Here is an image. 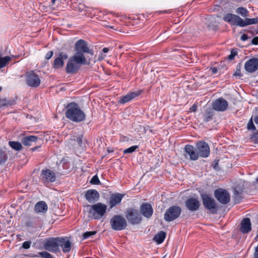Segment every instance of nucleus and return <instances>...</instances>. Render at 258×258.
<instances>
[{
  "mask_svg": "<svg viewBox=\"0 0 258 258\" xmlns=\"http://www.w3.org/2000/svg\"><path fill=\"white\" fill-rule=\"evenodd\" d=\"M75 50L76 52L69 58L67 63L66 71L68 74L76 73L80 69L81 65L87 63L85 53L90 54L91 56L94 55L93 49H90L87 42L83 39H80L76 42Z\"/></svg>",
  "mask_w": 258,
  "mask_h": 258,
  "instance_id": "f257e3e1",
  "label": "nucleus"
},
{
  "mask_svg": "<svg viewBox=\"0 0 258 258\" xmlns=\"http://www.w3.org/2000/svg\"><path fill=\"white\" fill-rule=\"evenodd\" d=\"M66 116L67 118L75 122H80L85 120L86 114L75 102H71L67 105Z\"/></svg>",
  "mask_w": 258,
  "mask_h": 258,
  "instance_id": "f03ea898",
  "label": "nucleus"
},
{
  "mask_svg": "<svg viewBox=\"0 0 258 258\" xmlns=\"http://www.w3.org/2000/svg\"><path fill=\"white\" fill-rule=\"evenodd\" d=\"M201 197L203 205L206 210L213 215L218 213L219 206L213 198L207 193L201 194Z\"/></svg>",
  "mask_w": 258,
  "mask_h": 258,
  "instance_id": "7ed1b4c3",
  "label": "nucleus"
},
{
  "mask_svg": "<svg viewBox=\"0 0 258 258\" xmlns=\"http://www.w3.org/2000/svg\"><path fill=\"white\" fill-rule=\"evenodd\" d=\"M89 206L90 208L89 213L91 217L94 219H101L106 212V205L101 203H97Z\"/></svg>",
  "mask_w": 258,
  "mask_h": 258,
  "instance_id": "20e7f679",
  "label": "nucleus"
},
{
  "mask_svg": "<svg viewBox=\"0 0 258 258\" xmlns=\"http://www.w3.org/2000/svg\"><path fill=\"white\" fill-rule=\"evenodd\" d=\"M125 216L128 222L133 225H138L142 221V216L140 212L134 208H127Z\"/></svg>",
  "mask_w": 258,
  "mask_h": 258,
  "instance_id": "39448f33",
  "label": "nucleus"
},
{
  "mask_svg": "<svg viewBox=\"0 0 258 258\" xmlns=\"http://www.w3.org/2000/svg\"><path fill=\"white\" fill-rule=\"evenodd\" d=\"M111 228L115 231H121L124 230L127 223L125 218L121 215H115L110 220Z\"/></svg>",
  "mask_w": 258,
  "mask_h": 258,
  "instance_id": "423d86ee",
  "label": "nucleus"
},
{
  "mask_svg": "<svg viewBox=\"0 0 258 258\" xmlns=\"http://www.w3.org/2000/svg\"><path fill=\"white\" fill-rule=\"evenodd\" d=\"M181 211L179 206H172L166 210L164 215V219L168 222L173 221L180 216Z\"/></svg>",
  "mask_w": 258,
  "mask_h": 258,
  "instance_id": "0eeeda50",
  "label": "nucleus"
},
{
  "mask_svg": "<svg viewBox=\"0 0 258 258\" xmlns=\"http://www.w3.org/2000/svg\"><path fill=\"white\" fill-rule=\"evenodd\" d=\"M40 180L45 185L54 182L56 180L55 173L49 169H43L41 171Z\"/></svg>",
  "mask_w": 258,
  "mask_h": 258,
  "instance_id": "6e6552de",
  "label": "nucleus"
},
{
  "mask_svg": "<svg viewBox=\"0 0 258 258\" xmlns=\"http://www.w3.org/2000/svg\"><path fill=\"white\" fill-rule=\"evenodd\" d=\"M196 149L199 157L207 158L210 156V147L208 143L204 141H199L196 143Z\"/></svg>",
  "mask_w": 258,
  "mask_h": 258,
  "instance_id": "1a4fd4ad",
  "label": "nucleus"
},
{
  "mask_svg": "<svg viewBox=\"0 0 258 258\" xmlns=\"http://www.w3.org/2000/svg\"><path fill=\"white\" fill-rule=\"evenodd\" d=\"M59 240L58 237L48 238L44 244V247L46 250L51 252L56 253L59 252Z\"/></svg>",
  "mask_w": 258,
  "mask_h": 258,
  "instance_id": "9d476101",
  "label": "nucleus"
},
{
  "mask_svg": "<svg viewBox=\"0 0 258 258\" xmlns=\"http://www.w3.org/2000/svg\"><path fill=\"white\" fill-rule=\"evenodd\" d=\"M214 194L217 200L222 204L226 205L230 201V194L225 189L218 188L214 190Z\"/></svg>",
  "mask_w": 258,
  "mask_h": 258,
  "instance_id": "9b49d317",
  "label": "nucleus"
},
{
  "mask_svg": "<svg viewBox=\"0 0 258 258\" xmlns=\"http://www.w3.org/2000/svg\"><path fill=\"white\" fill-rule=\"evenodd\" d=\"M26 84L28 86L33 88H36L40 85V80L39 77L33 72L27 73L26 74Z\"/></svg>",
  "mask_w": 258,
  "mask_h": 258,
  "instance_id": "f8f14e48",
  "label": "nucleus"
},
{
  "mask_svg": "<svg viewBox=\"0 0 258 258\" xmlns=\"http://www.w3.org/2000/svg\"><path fill=\"white\" fill-rule=\"evenodd\" d=\"M184 157L190 160L196 161L199 157L196 148L191 145H186L184 148Z\"/></svg>",
  "mask_w": 258,
  "mask_h": 258,
  "instance_id": "ddd939ff",
  "label": "nucleus"
},
{
  "mask_svg": "<svg viewBox=\"0 0 258 258\" xmlns=\"http://www.w3.org/2000/svg\"><path fill=\"white\" fill-rule=\"evenodd\" d=\"M185 206L189 211L193 212L199 210L200 202L197 198L191 197L185 201Z\"/></svg>",
  "mask_w": 258,
  "mask_h": 258,
  "instance_id": "4468645a",
  "label": "nucleus"
},
{
  "mask_svg": "<svg viewBox=\"0 0 258 258\" xmlns=\"http://www.w3.org/2000/svg\"><path fill=\"white\" fill-rule=\"evenodd\" d=\"M228 106V103L227 100L220 97L215 100L212 103V108L218 111H224Z\"/></svg>",
  "mask_w": 258,
  "mask_h": 258,
  "instance_id": "2eb2a0df",
  "label": "nucleus"
},
{
  "mask_svg": "<svg viewBox=\"0 0 258 258\" xmlns=\"http://www.w3.org/2000/svg\"><path fill=\"white\" fill-rule=\"evenodd\" d=\"M124 196V194L116 192L110 195L108 202L110 209L119 205Z\"/></svg>",
  "mask_w": 258,
  "mask_h": 258,
  "instance_id": "dca6fc26",
  "label": "nucleus"
},
{
  "mask_svg": "<svg viewBox=\"0 0 258 258\" xmlns=\"http://www.w3.org/2000/svg\"><path fill=\"white\" fill-rule=\"evenodd\" d=\"M68 58V55L64 52H60L58 56L54 59L52 67L55 69H58L62 68L64 65V60Z\"/></svg>",
  "mask_w": 258,
  "mask_h": 258,
  "instance_id": "f3484780",
  "label": "nucleus"
},
{
  "mask_svg": "<svg viewBox=\"0 0 258 258\" xmlns=\"http://www.w3.org/2000/svg\"><path fill=\"white\" fill-rule=\"evenodd\" d=\"M25 225L28 229H36L39 226L40 219L36 217H27L25 219Z\"/></svg>",
  "mask_w": 258,
  "mask_h": 258,
  "instance_id": "a211bd4d",
  "label": "nucleus"
},
{
  "mask_svg": "<svg viewBox=\"0 0 258 258\" xmlns=\"http://www.w3.org/2000/svg\"><path fill=\"white\" fill-rule=\"evenodd\" d=\"M245 71L248 73H253L258 69V58H252L246 61L244 64Z\"/></svg>",
  "mask_w": 258,
  "mask_h": 258,
  "instance_id": "6ab92c4d",
  "label": "nucleus"
},
{
  "mask_svg": "<svg viewBox=\"0 0 258 258\" xmlns=\"http://www.w3.org/2000/svg\"><path fill=\"white\" fill-rule=\"evenodd\" d=\"M142 93V90H138L135 92H128L126 95L122 96L118 101L120 104H124L127 103L134 98L138 97Z\"/></svg>",
  "mask_w": 258,
  "mask_h": 258,
  "instance_id": "aec40b11",
  "label": "nucleus"
},
{
  "mask_svg": "<svg viewBox=\"0 0 258 258\" xmlns=\"http://www.w3.org/2000/svg\"><path fill=\"white\" fill-rule=\"evenodd\" d=\"M153 209L151 204L143 203L140 207V213L145 217L150 218L153 214Z\"/></svg>",
  "mask_w": 258,
  "mask_h": 258,
  "instance_id": "412c9836",
  "label": "nucleus"
},
{
  "mask_svg": "<svg viewBox=\"0 0 258 258\" xmlns=\"http://www.w3.org/2000/svg\"><path fill=\"white\" fill-rule=\"evenodd\" d=\"M85 197L90 203H94L99 200L100 195L97 190L89 189L86 192Z\"/></svg>",
  "mask_w": 258,
  "mask_h": 258,
  "instance_id": "4be33fe9",
  "label": "nucleus"
},
{
  "mask_svg": "<svg viewBox=\"0 0 258 258\" xmlns=\"http://www.w3.org/2000/svg\"><path fill=\"white\" fill-rule=\"evenodd\" d=\"M240 17L237 15L228 13L223 17V20L232 25L239 26Z\"/></svg>",
  "mask_w": 258,
  "mask_h": 258,
  "instance_id": "5701e85b",
  "label": "nucleus"
},
{
  "mask_svg": "<svg viewBox=\"0 0 258 258\" xmlns=\"http://www.w3.org/2000/svg\"><path fill=\"white\" fill-rule=\"evenodd\" d=\"M60 239L59 242V247L62 248L63 253H67L70 251L71 249V242L68 239V237H59Z\"/></svg>",
  "mask_w": 258,
  "mask_h": 258,
  "instance_id": "b1692460",
  "label": "nucleus"
},
{
  "mask_svg": "<svg viewBox=\"0 0 258 258\" xmlns=\"http://www.w3.org/2000/svg\"><path fill=\"white\" fill-rule=\"evenodd\" d=\"M251 224L249 218H245L241 222L240 231L243 233H247L251 230Z\"/></svg>",
  "mask_w": 258,
  "mask_h": 258,
  "instance_id": "393cba45",
  "label": "nucleus"
},
{
  "mask_svg": "<svg viewBox=\"0 0 258 258\" xmlns=\"http://www.w3.org/2000/svg\"><path fill=\"white\" fill-rule=\"evenodd\" d=\"M38 139V138L35 136H27L21 139V142L24 146H30L33 145V143L36 142Z\"/></svg>",
  "mask_w": 258,
  "mask_h": 258,
  "instance_id": "a878e982",
  "label": "nucleus"
},
{
  "mask_svg": "<svg viewBox=\"0 0 258 258\" xmlns=\"http://www.w3.org/2000/svg\"><path fill=\"white\" fill-rule=\"evenodd\" d=\"M34 210L37 213H45L48 210V206L44 201L37 202L34 207Z\"/></svg>",
  "mask_w": 258,
  "mask_h": 258,
  "instance_id": "bb28decb",
  "label": "nucleus"
},
{
  "mask_svg": "<svg viewBox=\"0 0 258 258\" xmlns=\"http://www.w3.org/2000/svg\"><path fill=\"white\" fill-rule=\"evenodd\" d=\"M214 115L215 112L213 108H207L203 114V120L206 122L211 121Z\"/></svg>",
  "mask_w": 258,
  "mask_h": 258,
  "instance_id": "cd10ccee",
  "label": "nucleus"
},
{
  "mask_svg": "<svg viewBox=\"0 0 258 258\" xmlns=\"http://www.w3.org/2000/svg\"><path fill=\"white\" fill-rule=\"evenodd\" d=\"M255 24H258V18H246L245 20H243L242 19L240 18L239 26L243 27L247 25Z\"/></svg>",
  "mask_w": 258,
  "mask_h": 258,
  "instance_id": "c85d7f7f",
  "label": "nucleus"
},
{
  "mask_svg": "<svg viewBox=\"0 0 258 258\" xmlns=\"http://www.w3.org/2000/svg\"><path fill=\"white\" fill-rule=\"evenodd\" d=\"M166 237V233L163 231L158 232L154 237V240L158 244L162 243Z\"/></svg>",
  "mask_w": 258,
  "mask_h": 258,
  "instance_id": "c756f323",
  "label": "nucleus"
},
{
  "mask_svg": "<svg viewBox=\"0 0 258 258\" xmlns=\"http://www.w3.org/2000/svg\"><path fill=\"white\" fill-rule=\"evenodd\" d=\"M9 145L13 149L16 151H20L22 149L21 143L18 142L9 141Z\"/></svg>",
  "mask_w": 258,
  "mask_h": 258,
  "instance_id": "7c9ffc66",
  "label": "nucleus"
},
{
  "mask_svg": "<svg viewBox=\"0 0 258 258\" xmlns=\"http://www.w3.org/2000/svg\"><path fill=\"white\" fill-rule=\"evenodd\" d=\"M234 199L235 204H239L241 203L242 199V193L239 192L237 190H235L234 192Z\"/></svg>",
  "mask_w": 258,
  "mask_h": 258,
  "instance_id": "2f4dec72",
  "label": "nucleus"
},
{
  "mask_svg": "<svg viewBox=\"0 0 258 258\" xmlns=\"http://www.w3.org/2000/svg\"><path fill=\"white\" fill-rule=\"evenodd\" d=\"M11 60V58L9 56L3 57H0V69L5 67Z\"/></svg>",
  "mask_w": 258,
  "mask_h": 258,
  "instance_id": "473e14b6",
  "label": "nucleus"
},
{
  "mask_svg": "<svg viewBox=\"0 0 258 258\" xmlns=\"http://www.w3.org/2000/svg\"><path fill=\"white\" fill-rule=\"evenodd\" d=\"M236 13L240 14L242 17H246L247 16L248 11L243 7H239L237 9Z\"/></svg>",
  "mask_w": 258,
  "mask_h": 258,
  "instance_id": "72a5a7b5",
  "label": "nucleus"
},
{
  "mask_svg": "<svg viewBox=\"0 0 258 258\" xmlns=\"http://www.w3.org/2000/svg\"><path fill=\"white\" fill-rule=\"evenodd\" d=\"M7 159L8 156L7 153L5 151L0 150V165L4 163Z\"/></svg>",
  "mask_w": 258,
  "mask_h": 258,
  "instance_id": "f704fd0d",
  "label": "nucleus"
},
{
  "mask_svg": "<svg viewBox=\"0 0 258 258\" xmlns=\"http://www.w3.org/2000/svg\"><path fill=\"white\" fill-rule=\"evenodd\" d=\"M139 148V146L137 145L131 146L123 151V154H126L129 153H132L135 152L137 149Z\"/></svg>",
  "mask_w": 258,
  "mask_h": 258,
  "instance_id": "c9c22d12",
  "label": "nucleus"
},
{
  "mask_svg": "<svg viewBox=\"0 0 258 258\" xmlns=\"http://www.w3.org/2000/svg\"><path fill=\"white\" fill-rule=\"evenodd\" d=\"M247 128L249 131H255L256 128L255 127L254 124H253L252 117H251L250 120H249L247 125Z\"/></svg>",
  "mask_w": 258,
  "mask_h": 258,
  "instance_id": "e433bc0d",
  "label": "nucleus"
},
{
  "mask_svg": "<svg viewBox=\"0 0 258 258\" xmlns=\"http://www.w3.org/2000/svg\"><path fill=\"white\" fill-rule=\"evenodd\" d=\"M97 232L96 231H87L83 234V239H88L89 237L95 235Z\"/></svg>",
  "mask_w": 258,
  "mask_h": 258,
  "instance_id": "4c0bfd02",
  "label": "nucleus"
},
{
  "mask_svg": "<svg viewBox=\"0 0 258 258\" xmlns=\"http://www.w3.org/2000/svg\"><path fill=\"white\" fill-rule=\"evenodd\" d=\"M38 254L42 258H53L51 254L46 251L39 252Z\"/></svg>",
  "mask_w": 258,
  "mask_h": 258,
  "instance_id": "58836bf2",
  "label": "nucleus"
},
{
  "mask_svg": "<svg viewBox=\"0 0 258 258\" xmlns=\"http://www.w3.org/2000/svg\"><path fill=\"white\" fill-rule=\"evenodd\" d=\"M90 183L92 184H98L100 183L98 177L97 175H95L92 177L90 180Z\"/></svg>",
  "mask_w": 258,
  "mask_h": 258,
  "instance_id": "ea45409f",
  "label": "nucleus"
},
{
  "mask_svg": "<svg viewBox=\"0 0 258 258\" xmlns=\"http://www.w3.org/2000/svg\"><path fill=\"white\" fill-rule=\"evenodd\" d=\"M237 55V52L235 49H232L230 51V54L228 55V58L230 60H232L234 59L235 56Z\"/></svg>",
  "mask_w": 258,
  "mask_h": 258,
  "instance_id": "a19ab883",
  "label": "nucleus"
},
{
  "mask_svg": "<svg viewBox=\"0 0 258 258\" xmlns=\"http://www.w3.org/2000/svg\"><path fill=\"white\" fill-rule=\"evenodd\" d=\"M240 70H241V66H240V64H238L236 66V71L234 74V76H238L239 77H242L243 75L240 72Z\"/></svg>",
  "mask_w": 258,
  "mask_h": 258,
  "instance_id": "79ce46f5",
  "label": "nucleus"
},
{
  "mask_svg": "<svg viewBox=\"0 0 258 258\" xmlns=\"http://www.w3.org/2000/svg\"><path fill=\"white\" fill-rule=\"evenodd\" d=\"M31 244V241H26L23 242L22 245V248L24 249H29L30 247Z\"/></svg>",
  "mask_w": 258,
  "mask_h": 258,
  "instance_id": "37998d69",
  "label": "nucleus"
},
{
  "mask_svg": "<svg viewBox=\"0 0 258 258\" xmlns=\"http://www.w3.org/2000/svg\"><path fill=\"white\" fill-rule=\"evenodd\" d=\"M9 101L6 99H0V107L8 106Z\"/></svg>",
  "mask_w": 258,
  "mask_h": 258,
  "instance_id": "c03bdc74",
  "label": "nucleus"
},
{
  "mask_svg": "<svg viewBox=\"0 0 258 258\" xmlns=\"http://www.w3.org/2000/svg\"><path fill=\"white\" fill-rule=\"evenodd\" d=\"M53 54V52L52 51H49L47 52L45 55V59L48 60L51 58Z\"/></svg>",
  "mask_w": 258,
  "mask_h": 258,
  "instance_id": "a18cd8bd",
  "label": "nucleus"
},
{
  "mask_svg": "<svg viewBox=\"0 0 258 258\" xmlns=\"http://www.w3.org/2000/svg\"><path fill=\"white\" fill-rule=\"evenodd\" d=\"M251 44L255 45H258V36H255L252 38Z\"/></svg>",
  "mask_w": 258,
  "mask_h": 258,
  "instance_id": "49530a36",
  "label": "nucleus"
},
{
  "mask_svg": "<svg viewBox=\"0 0 258 258\" xmlns=\"http://www.w3.org/2000/svg\"><path fill=\"white\" fill-rule=\"evenodd\" d=\"M190 111L191 112H196L197 109V106L196 104H193L190 108Z\"/></svg>",
  "mask_w": 258,
  "mask_h": 258,
  "instance_id": "de8ad7c7",
  "label": "nucleus"
},
{
  "mask_svg": "<svg viewBox=\"0 0 258 258\" xmlns=\"http://www.w3.org/2000/svg\"><path fill=\"white\" fill-rule=\"evenodd\" d=\"M248 39V37L247 34H243L241 36V40L243 41L247 40Z\"/></svg>",
  "mask_w": 258,
  "mask_h": 258,
  "instance_id": "09e8293b",
  "label": "nucleus"
},
{
  "mask_svg": "<svg viewBox=\"0 0 258 258\" xmlns=\"http://www.w3.org/2000/svg\"><path fill=\"white\" fill-rule=\"evenodd\" d=\"M77 142L80 146H81L82 144V137H78L77 138Z\"/></svg>",
  "mask_w": 258,
  "mask_h": 258,
  "instance_id": "8fccbe9b",
  "label": "nucleus"
},
{
  "mask_svg": "<svg viewBox=\"0 0 258 258\" xmlns=\"http://www.w3.org/2000/svg\"><path fill=\"white\" fill-rule=\"evenodd\" d=\"M210 70H211L212 73L213 75L216 74L218 72V69L216 67L211 68Z\"/></svg>",
  "mask_w": 258,
  "mask_h": 258,
  "instance_id": "3c124183",
  "label": "nucleus"
},
{
  "mask_svg": "<svg viewBox=\"0 0 258 258\" xmlns=\"http://www.w3.org/2000/svg\"><path fill=\"white\" fill-rule=\"evenodd\" d=\"M109 51V48H107V47H104L102 49V51L104 52V53H107Z\"/></svg>",
  "mask_w": 258,
  "mask_h": 258,
  "instance_id": "603ef678",
  "label": "nucleus"
},
{
  "mask_svg": "<svg viewBox=\"0 0 258 258\" xmlns=\"http://www.w3.org/2000/svg\"><path fill=\"white\" fill-rule=\"evenodd\" d=\"M254 121L256 124H258V115H256L254 117Z\"/></svg>",
  "mask_w": 258,
  "mask_h": 258,
  "instance_id": "864d4df0",
  "label": "nucleus"
},
{
  "mask_svg": "<svg viewBox=\"0 0 258 258\" xmlns=\"http://www.w3.org/2000/svg\"><path fill=\"white\" fill-rule=\"evenodd\" d=\"M39 147H40V146H36V147H33V148H32L31 149V150H32V151H36V150H37V149L38 148H39Z\"/></svg>",
  "mask_w": 258,
  "mask_h": 258,
  "instance_id": "5fc2aeb1",
  "label": "nucleus"
},
{
  "mask_svg": "<svg viewBox=\"0 0 258 258\" xmlns=\"http://www.w3.org/2000/svg\"><path fill=\"white\" fill-rule=\"evenodd\" d=\"M107 151L108 153H111L113 152V150L111 149L110 148H107Z\"/></svg>",
  "mask_w": 258,
  "mask_h": 258,
  "instance_id": "6e6d98bb",
  "label": "nucleus"
},
{
  "mask_svg": "<svg viewBox=\"0 0 258 258\" xmlns=\"http://www.w3.org/2000/svg\"><path fill=\"white\" fill-rule=\"evenodd\" d=\"M218 163L217 162L215 164L214 166V168L215 169L216 166L218 165Z\"/></svg>",
  "mask_w": 258,
  "mask_h": 258,
  "instance_id": "4d7b16f0",
  "label": "nucleus"
},
{
  "mask_svg": "<svg viewBox=\"0 0 258 258\" xmlns=\"http://www.w3.org/2000/svg\"><path fill=\"white\" fill-rule=\"evenodd\" d=\"M253 258H258V255H254Z\"/></svg>",
  "mask_w": 258,
  "mask_h": 258,
  "instance_id": "13d9d810",
  "label": "nucleus"
},
{
  "mask_svg": "<svg viewBox=\"0 0 258 258\" xmlns=\"http://www.w3.org/2000/svg\"><path fill=\"white\" fill-rule=\"evenodd\" d=\"M109 28H110L111 29H114V26H109Z\"/></svg>",
  "mask_w": 258,
  "mask_h": 258,
  "instance_id": "bf43d9fd",
  "label": "nucleus"
},
{
  "mask_svg": "<svg viewBox=\"0 0 258 258\" xmlns=\"http://www.w3.org/2000/svg\"><path fill=\"white\" fill-rule=\"evenodd\" d=\"M56 0H51L52 4H54Z\"/></svg>",
  "mask_w": 258,
  "mask_h": 258,
  "instance_id": "052dcab7",
  "label": "nucleus"
},
{
  "mask_svg": "<svg viewBox=\"0 0 258 258\" xmlns=\"http://www.w3.org/2000/svg\"><path fill=\"white\" fill-rule=\"evenodd\" d=\"M256 181L257 183H258V177L256 178Z\"/></svg>",
  "mask_w": 258,
  "mask_h": 258,
  "instance_id": "680f3d73",
  "label": "nucleus"
},
{
  "mask_svg": "<svg viewBox=\"0 0 258 258\" xmlns=\"http://www.w3.org/2000/svg\"><path fill=\"white\" fill-rule=\"evenodd\" d=\"M2 90V88L0 87V92Z\"/></svg>",
  "mask_w": 258,
  "mask_h": 258,
  "instance_id": "e2e57ef3",
  "label": "nucleus"
},
{
  "mask_svg": "<svg viewBox=\"0 0 258 258\" xmlns=\"http://www.w3.org/2000/svg\"><path fill=\"white\" fill-rule=\"evenodd\" d=\"M13 57H17L18 56H14V55H13Z\"/></svg>",
  "mask_w": 258,
  "mask_h": 258,
  "instance_id": "0e129e2a",
  "label": "nucleus"
}]
</instances>
